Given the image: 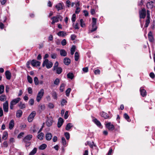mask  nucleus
<instances>
[{"label": "nucleus", "instance_id": "obj_11", "mask_svg": "<svg viewBox=\"0 0 155 155\" xmlns=\"http://www.w3.org/2000/svg\"><path fill=\"white\" fill-rule=\"evenodd\" d=\"M53 122V119L51 117L48 118L46 122V124L47 126L50 127L52 125Z\"/></svg>", "mask_w": 155, "mask_h": 155}, {"label": "nucleus", "instance_id": "obj_22", "mask_svg": "<svg viewBox=\"0 0 155 155\" xmlns=\"http://www.w3.org/2000/svg\"><path fill=\"white\" fill-rule=\"evenodd\" d=\"M6 78L8 80H10L11 77V74L8 71H7L5 72Z\"/></svg>", "mask_w": 155, "mask_h": 155}, {"label": "nucleus", "instance_id": "obj_14", "mask_svg": "<svg viewBox=\"0 0 155 155\" xmlns=\"http://www.w3.org/2000/svg\"><path fill=\"white\" fill-rule=\"evenodd\" d=\"M148 37L149 41L151 42H153L154 41V39L153 37L151 31H150L148 34Z\"/></svg>", "mask_w": 155, "mask_h": 155}, {"label": "nucleus", "instance_id": "obj_46", "mask_svg": "<svg viewBox=\"0 0 155 155\" xmlns=\"http://www.w3.org/2000/svg\"><path fill=\"white\" fill-rule=\"evenodd\" d=\"M67 103V101L64 99H62L61 102V105L62 106L66 104Z\"/></svg>", "mask_w": 155, "mask_h": 155}, {"label": "nucleus", "instance_id": "obj_21", "mask_svg": "<svg viewBox=\"0 0 155 155\" xmlns=\"http://www.w3.org/2000/svg\"><path fill=\"white\" fill-rule=\"evenodd\" d=\"M60 54L61 56H66L67 55V52L64 49H61L60 50Z\"/></svg>", "mask_w": 155, "mask_h": 155}, {"label": "nucleus", "instance_id": "obj_10", "mask_svg": "<svg viewBox=\"0 0 155 155\" xmlns=\"http://www.w3.org/2000/svg\"><path fill=\"white\" fill-rule=\"evenodd\" d=\"M31 64L33 66H39L41 64V62L36 60H33L31 62Z\"/></svg>", "mask_w": 155, "mask_h": 155}, {"label": "nucleus", "instance_id": "obj_44", "mask_svg": "<svg viewBox=\"0 0 155 155\" xmlns=\"http://www.w3.org/2000/svg\"><path fill=\"white\" fill-rule=\"evenodd\" d=\"M92 25L94 27L95 25H96L97 23V19L96 18H92Z\"/></svg>", "mask_w": 155, "mask_h": 155}, {"label": "nucleus", "instance_id": "obj_3", "mask_svg": "<svg viewBox=\"0 0 155 155\" xmlns=\"http://www.w3.org/2000/svg\"><path fill=\"white\" fill-rule=\"evenodd\" d=\"M21 100L19 97H18L12 100L10 103V108L11 109H13L14 106L16 105Z\"/></svg>", "mask_w": 155, "mask_h": 155}, {"label": "nucleus", "instance_id": "obj_58", "mask_svg": "<svg viewBox=\"0 0 155 155\" xmlns=\"http://www.w3.org/2000/svg\"><path fill=\"white\" fill-rule=\"evenodd\" d=\"M61 44L63 46H64L66 44V41L65 39H63L61 42Z\"/></svg>", "mask_w": 155, "mask_h": 155}, {"label": "nucleus", "instance_id": "obj_9", "mask_svg": "<svg viewBox=\"0 0 155 155\" xmlns=\"http://www.w3.org/2000/svg\"><path fill=\"white\" fill-rule=\"evenodd\" d=\"M64 5L63 3H58L55 5V7L58 11L63 9H64Z\"/></svg>", "mask_w": 155, "mask_h": 155}, {"label": "nucleus", "instance_id": "obj_39", "mask_svg": "<svg viewBox=\"0 0 155 155\" xmlns=\"http://www.w3.org/2000/svg\"><path fill=\"white\" fill-rule=\"evenodd\" d=\"M60 82V80L59 79L57 78L54 81V84L56 85H58Z\"/></svg>", "mask_w": 155, "mask_h": 155}, {"label": "nucleus", "instance_id": "obj_1", "mask_svg": "<svg viewBox=\"0 0 155 155\" xmlns=\"http://www.w3.org/2000/svg\"><path fill=\"white\" fill-rule=\"evenodd\" d=\"M63 17L60 15H57L56 16L53 17L51 18V19L52 20L51 24L52 25L54 24L56 22H58L59 21V20L60 21L62 20Z\"/></svg>", "mask_w": 155, "mask_h": 155}, {"label": "nucleus", "instance_id": "obj_48", "mask_svg": "<svg viewBox=\"0 0 155 155\" xmlns=\"http://www.w3.org/2000/svg\"><path fill=\"white\" fill-rule=\"evenodd\" d=\"M27 79L28 82L30 84L32 82V79L31 78L29 75L27 76Z\"/></svg>", "mask_w": 155, "mask_h": 155}, {"label": "nucleus", "instance_id": "obj_37", "mask_svg": "<svg viewBox=\"0 0 155 155\" xmlns=\"http://www.w3.org/2000/svg\"><path fill=\"white\" fill-rule=\"evenodd\" d=\"M4 86L3 85H0V94H2L4 91Z\"/></svg>", "mask_w": 155, "mask_h": 155}, {"label": "nucleus", "instance_id": "obj_40", "mask_svg": "<svg viewBox=\"0 0 155 155\" xmlns=\"http://www.w3.org/2000/svg\"><path fill=\"white\" fill-rule=\"evenodd\" d=\"M58 61H56L55 63L54 64L53 68V71H55V69H56V68H58Z\"/></svg>", "mask_w": 155, "mask_h": 155}, {"label": "nucleus", "instance_id": "obj_63", "mask_svg": "<svg viewBox=\"0 0 155 155\" xmlns=\"http://www.w3.org/2000/svg\"><path fill=\"white\" fill-rule=\"evenodd\" d=\"M3 145L5 147H8V145L7 142L6 141L3 142Z\"/></svg>", "mask_w": 155, "mask_h": 155}, {"label": "nucleus", "instance_id": "obj_59", "mask_svg": "<svg viewBox=\"0 0 155 155\" xmlns=\"http://www.w3.org/2000/svg\"><path fill=\"white\" fill-rule=\"evenodd\" d=\"M24 134V132H21L20 133L18 136V138H21V137L23 136V135Z\"/></svg>", "mask_w": 155, "mask_h": 155}, {"label": "nucleus", "instance_id": "obj_60", "mask_svg": "<svg viewBox=\"0 0 155 155\" xmlns=\"http://www.w3.org/2000/svg\"><path fill=\"white\" fill-rule=\"evenodd\" d=\"M76 20V15L74 14H73L72 15V21L73 22H74Z\"/></svg>", "mask_w": 155, "mask_h": 155}, {"label": "nucleus", "instance_id": "obj_15", "mask_svg": "<svg viewBox=\"0 0 155 155\" xmlns=\"http://www.w3.org/2000/svg\"><path fill=\"white\" fill-rule=\"evenodd\" d=\"M64 122L63 119L61 117H60L58 122V128L60 127L62 125Z\"/></svg>", "mask_w": 155, "mask_h": 155}, {"label": "nucleus", "instance_id": "obj_38", "mask_svg": "<svg viewBox=\"0 0 155 155\" xmlns=\"http://www.w3.org/2000/svg\"><path fill=\"white\" fill-rule=\"evenodd\" d=\"M64 87H65V84L63 83L61 85V86H60V90L61 92H63V91L64 90Z\"/></svg>", "mask_w": 155, "mask_h": 155}, {"label": "nucleus", "instance_id": "obj_4", "mask_svg": "<svg viewBox=\"0 0 155 155\" xmlns=\"http://www.w3.org/2000/svg\"><path fill=\"white\" fill-rule=\"evenodd\" d=\"M44 94V90L43 89H41L38 92L36 97V101L38 102H39L42 98Z\"/></svg>", "mask_w": 155, "mask_h": 155}, {"label": "nucleus", "instance_id": "obj_35", "mask_svg": "<svg viewBox=\"0 0 155 155\" xmlns=\"http://www.w3.org/2000/svg\"><path fill=\"white\" fill-rule=\"evenodd\" d=\"M18 106L21 109H23L26 106L25 104L20 102L18 104Z\"/></svg>", "mask_w": 155, "mask_h": 155}, {"label": "nucleus", "instance_id": "obj_62", "mask_svg": "<svg viewBox=\"0 0 155 155\" xmlns=\"http://www.w3.org/2000/svg\"><path fill=\"white\" fill-rule=\"evenodd\" d=\"M100 70L99 69H97L94 71V73L95 74H99L100 73Z\"/></svg>", "mask_w": 155, "mask_h": 155}, {"label": "nucleus", "instance_id": "obj_55", "mask_svg": "<svg viewBox=\"0 0 155 155\" xmlns=\"http://www.w3.org/2000/svg\"><path fill=\"white\" fill-rule=\"evenodd\" d=\"M97 28L96 25H95L93 27V25H92V28L91 30V32H93V31H96L97 30Z\"/></svg>", "mask_w": 155, "mask_h": 155}, {"label": "nucleus", "instance_id": "obj_28", "mask_svg": "<svg viewBox=\"0 0 155 155\" xmlns=\"http://www.w3.org/2000/svg\"><path fill=\"white\" fill-rule=\"evenodd\" d=\"M55 71H56V73L57 74H60L62 72V69L61 68L59 67L56 68Z\"/></svg>", "mask_w": 155, "mask_h": 155}, {"label": "nucleus", "instance_id": "obj_32", "mask_svg": "<svg viewBox=\"0 0 155 155\" xmlns=\"http://www.w3.org/2000/svg\"><path fill=\"white\" fill-rule=\"evenodd\" d=\"M74 77V74L73 73L69 72L67 74V77L68 78L72 79Z\"/></svg>", "mask_w": 155, "mask_h": 155}, {"label": "nucleus", "instance_id": "obj_2", "mask_svg": "<svg viewBox=\"0 0 155 155\" xmlns=\"http://www.w3.org/2000/svg\"><path fill=\"white\" fill-rule=\"evenodd\" d=\"M53 65V63L49 61L48 59H45L43 62L42 66L43 67L46 66L47 68L49 69L51 68Z\"/></svg>", "mask_w": 155, "mask_h": 155}, {"label": "nucleus", "instance_id": "obj_12", "mask_svg": "<svg viewBox=\"0 0 155 155\" xmlns=\"http://www.w3.org/2000/svg\"><path fill=\"white\" fill-rule=\"evenodd\" d=\"M140 92L141 95L144 97L146 96L147 93L146 91L144 89V87H141L140 88Z\"/></svg>", "mask_w": 155, "mask_h": 155}, {"label": "nucleus", "instance_id": "obj_43", "mask_svg": "<svg viewBox=\"0 0 155 155\" xmlns=\"http://www.w3.org/2000/svg\"><path fill=\"white\" fill-rule=\"evenodd\" d=\"M61 142L63 146H65L66 144V141L64 137H62L61 138Z\"/></svg>", "mask_w": 155, "mask_h": 155}, {"label": "nucleus", "instance_id": "obj_57", "mask_svg": "<svg viewBox=\"0 0 155 155\" xmlns=\"http://www.w3.org/2000/svg\"><path fill=\"white\" fill-rule=\"evenodd\" d=\"M51 56L52 58L54 59L56 58L57 54L55 53H53L51 54Z\"/></svg>", "mask_w": 155, "mask_h": 155}, {"label": "nucleus", "instance_id": "obj_29", "mask_svg": "<svg viewBox=\"0 0 155 155\" xmlns=\"http://www.w3.org/2000/svg\"><path fill=\"white\" fill-rule=\"evenodd\" d=\"M8 136V133L7 131H5L3 132L2 137V138L4 140H6Z\"/></svg>", "mask_w": 155, "mask_h": 155}, {"label": "nucleus", "instance_id": "obj_49", "mask_svg": "<svg viewBox=\"0 0 155 155\" xmlns=\"http://www.w3.org/2000/svg\"><path fill=\"white\" fill-rule=\"evenodd\" d=\"M34 100L33 99H30L28 102L29 104L31 106H32L34 104Z\"/></svg>", "mask_w": 155, "mask_h": 155}, {"label": "nucleus", "instance_id": "obj_8", "mask_svg": "<svg viewBox=\"0 0 155 155\" xmlns=\"http://www.w3.org/2000/svg\"><path fill=\"white\" fill-rule=\"evenodd\" d=\"M146 15V9L143 8L142 10L139 12V15L140 18H144Z\"/></svg>", "mask_w": 155, "mask_h": 155}, {"label": "nucleus", "instance_id": "obj_7", "mask_svg": "<svg viewBox=\"0 0 155 155\" xmlns=\"http://www.w3.org/2000/svg\"><path fill=\"white\" fill-rule=\"evenodd\" d=\"M3 108L5 112L7 113L8 111V103L6 101L3 104Z\"/></svg>", "mask_w": 155, "mask_h": 155}, {"label": "nucleus", "instance_id": "obj_42", "mask_svg": "<svg viewBox=\"0 0 155 155\" xmlns=\"http://www.w3.org/2000/svg\"><path fill=\"white\" fill-rule=\"evenodd\" d=\"M150 18H147V19L146 21V23L145 24L144 26L145 27H147L148 26L150 23Z\"/></svg>", "mask_w": 155, "mask_h": 155}, {"label": "nucleus", "instance_id": "obj_54", "mask_svg": "<svg viewBox=\"0 0 155 155\" xmlns=\"http://www.w3.org/2000/svg\"><path fill=\"white\" fill-rule=\"evenodd\" d=\"M52 95L54 99H56L57 98V94L55 92H53L52 94Z\"/></svg>", "mask_w": 155, "mask_h": 155}, {"label": "nucleus", "instance_id": "obj_64", "mask_svg": "<svg viewBox=\"0 0 155 155\" xmlns=\"http://www.w3.org/2000/svg\"><path fill=\"white\" fill-rule=\"evenodd\" d=\"M150 76L152 78H153L155 77V74L153 72H151L150 74Z\"/></svg>", "mask_w": 155, "mask_h": 155}, {"label": "nucleus", "instance_id": "obj_56", "mask_svg": "<svg viewBox=\"0 0 155 155\" xmlns=\"http://www.w3.org/2000/svg\"><path fill=\"white\" fill-rule=\"evenodd\" d=\"M3 115V111L2 107H0V117H2Z\"/></svg>", "mask_w": 155, "mask_h": 155}, {"label": "nucleus", "instance_id": "obj_6", "mask_svg": "<svg viewBox=\"0 0 155 155\" xmlns=\"http://www.w3.org/2000/svg\"><path fill=\"white\" fill-rule=\"evenodd\" d=\"M36 114V112L35 111H33L31 113L28 118V121L29 122H30L32 121L34 117L35 116Z\"/></svg>", "mask_w": 155, "mask_h": 155}, {"label": "nucleus", "instance_id": "obj_33", "mask_svg": "<svg viewBox=\"0 0 155 155\" xmlns=\"http://www.w3.org/2000/svg\"><path fill=\"white\" fill-rule=\"evenodd\" d=\"M6 99V96L5 95H2L0 96V101H5Z\"/></svg>", "mask_w": 155, "mask_h": 155}, {"label": "nucleus", "instance_id": "obj_34", "mask_svg": "<svg viewBox=\"0 0 155 155\" xmlns=\"http://www.w3.org/2000/svg\"><path fill=\"white\" fill-rule=\"evenodd\" d=\"M37 149L35 147L29 153V155H34L36 152Z\"/></svg>", "mask_w": 155, "mask_h": 155}, {"label": "nucleus", "instance_id": "obj_20", "mask_svg": "<svg viewBox=\"0 0 155 155\" xmlns=\"http://www.w3.org/2000/svg\"><path fill=\"white\" fill-rule=\"evenodd\" d=\"M153 2L152 1L148 2L146 5L147 7L148 8L151 9L153 6Z\"/></svg>", "mask_w": 155, "mask_h": 155}, {"label": "nucleus", "instance_id": "obj_17", "mask_svg": "<svg viewBox=\"0 0 155 155\" xmlns=\"http://www.w3.org/2000/svg\"><path fill=\"white\" fill-rule=\"evenodd\" d=\"M52 137V135L50 133H47L45 135L46 139L47 140H50Z\"/></svg>", "mask_w": 155, "mask_h": 155}, {"label": "nucleus", "instance_id": "obj_25", "mask_svg": "<svg viewBox=\"0 0 155 155\" xmlns=\"http://www.w3.org/2000/svg\"><path fill=\"white\" fill-rule=\"evenodd\" d=\"M93 121L95 123L98 127H100L101 126V124L100 122L96 119H94L93 120Z\"/></svg>", "mask_w": 155, "mask_h": 155}, {"label": "nucleus", "instance_id": "obj_26", "mask_svg": "<svg viewBox=\"0 0 155 155\" xmlns=\"http://www.w3.org/2000/svg\"><path fill=\"white\" fill-rule=\"evenodd\" d=\"M22 114V112L21 110H17L16 113V116L18 117H19L21 116Z\"/></svg>", "mask_w": 155, "mask_h": 155}, {"label": "nucleus", "instance_id": "obj_61", "mask_svg": "<svg viewBox=\"0 0 155 155\" xmlns=\"http://www.w3.org/2000/svg\"><path fill=\"white\" fill-rule=\"evenodd\" d=\"M68 111H66L64 115V117L65 119H67L68 116Z\"/></svg>", "mask_w": 155, "mask_h": 155}, {"label": "nucleus", "instance_id": "obj_31", "mask_svg": "<svg viewBox=\"0 0 155 155\" xmlns=\"http://www.w3.org/2000/svg\"><path fill=\"white\" fill-rule=\"evenodd\" d=\"M47 147V145L46 144L43 143L39 147L40 150H43L45 149Z\"/></svg>", "mask_w": 155, "mask_h": 155}, {"label": "nucleus", "instance_id": "obj_47", "mask_svg": "<svg viewBox=\"0 0 155 155\" xmlns=\"http://www.w3.org/2000/svg\"><path fill=\"white\" fill-rule=\"evenodd\" d=\"M71 91V89L70 88H68L66 91V94L67 96H69L70 93Z\"/></svg>", "mask_w": 155, "mask_h": 155}, {"label": "nucleus", "instance_id": "obj_41", "mask_svg": "<svg viewBox=\"0 0 155 155\" xmlns=\"http://www.w3.org/2000/svg\"><path fill=\"white\" fill-rule=\"evenodd\" d=\"M124 118L126 119L128 121L130 122V120L129 119V117L126 113H125L124 115Z\"/></svg>", "mask_w": 155, "mask_h": 155}, {"label": "nucleus", "instance_id": "obj_27", "mask_svg": "<svg viewBox=\"0 0 155 155\" xmlns=\"http://www.w3.org/2000/svg\"><path fill=\"white\" fill-rule=\"evenodd\" d=\"M73 127V125L72 124L68 123L66 125L65 129L67 130H69Z\"/></svg>", "mask_w": 155, "mask_h": 155}, {"label": "nucleus", "instance_id": "obj_30", "mask_svg": "<svg viewBox=\"0 0 155 155\" xmlns=\"http://www.w3.org/2000/svg\"><path fill=\"white\" fill-rule=\"evenodd\" d=\"M76 49V47L74 45L72 46L71 49V55H73L74 52L75 51Z\"/></svg>", "mask_w": 155, "mask_h": 155}, {"label": "nucleus", "instance_id": "obj_36", "mask_svg": "<svg viewBox=\"0 0 155 155\" xmlns=\"http://www.w3.org/2000/svg\"><path fill=\"white\" fill-rule=\"evenodd\" d=\"M75 60L76 61H77L78 60L79 58V54L78 52L75 53L74 54Z\"/></svg>", "mask_w": 155, "mask_h": 155}, {"label": "nucleus", "instance_id": "obj_24", "mask_svg": "<svg viewBox=\"0 0 155 155\" xmlns=\"http://www.w3.org/2000/svg\"><path fill=\"white\" fill-rule=\"evenodd\" d=\"M38 139L40 140H42L43 139L44 137V134L43 133H39L38 134Z\"/></svg>", "mask_w": 155, "mask_h": 155}, {"label": "nucleus", "instance_id": "obj_50", "mask_svg": "<svg viewBox=\"0 0 155 155\" xmlns=\"http://www.w3.org/2000/svg\"><path fill=\"white\" fill-rule=\"evenodd\" d=\"M64 136L67 140H68L69 139L70 136L69 133L67 132H65L64 133Z\"/></svg>", "mask_w": 155, "mask_h": 155}, {"label": "nucleus", "instance_id": "obj_5", "mask_svg": "<svg viewBox=\"0 0 155 155\" xmlns=\"http://www.w3.org/2000/svg\"><path fill=\"white\" fill-rule=\"evenodd\" d=\"M105 124L106 127L109 130H113L114 129V125L111 124L110 122H105Z\"/></svg>", "mask_w": 155, "mask_h": 155}, {"label": "nucleus", "instance_id": "obj_16", "mask_svg": "<svg viewBox=\"0 0 155 155\" xmlns=\"http://www.w3.org/2000/svg\"><path fill=\"white\" fill-rule=\"evenodd\" d=\"M32 137V135L31 134L28 135L25 137L23 139V141L24 142H26L27 141H29L31 139Z\"/></svg>", "mask_w": 155, "mask_h": 155}, {"label": "nucleus", "instance_id": "obj_18", "mask_svg": "<svg viewBox=\"0 0 155 155\" xmlns=\"http://www.w3.org/2000/svg\"><path fill=\"white\" fill-rule=\"evenodd\" d=\"M14 121L13 120H12L9 124V128L12 130L14 126Z\"/></svg>", "mask_w": 155, "mask_h": 155}, {"label": "nucleus", "instance_id": "obj_19", "mask_svg": "<svg viewBox=\"0 0 155 155\" xmlns=\"http://www.w3.org/2000/svg\"><path fill=\"white\" fill-rule=\"evenodd\" d=\"M64 63L66 65H68L71 63L70 60L67 58H65L64 60Z\"/></svg>", "mask_w": 155, "mask_h": 155}, {"label": "nucleus", "instance_id": "obj_13", "mask_svg": "<svg viewBox=\"0 0 155 155\" xmlns=\"http://www.w3.org/2000/svg\"><path fill=\"white\" fill-rule=\"evenodd\" d=\"M100 115L105 119L110 118L111 117V116H109L107 113L104 112H102L101 113Z\"/></svg>", "mask_w": 155, "mask_h": 155}, {"label": "nucleus", "instance_id": "obj_45", "mask_svg": "<svg viewBox=\"0 0 155 155\" xmlns=\"http://www.w3.org/2000/svg\"><path fill=\"white\" fill-rule=\"evenodd\" d=\"M35 84L36 85H38L39 84V81L38 78L37 77H35L34 78Z\"/></svg>", "mask_w": 155, "mask_h": 155}, {"label": "nucleus", "instance_id": "obj_51", "mask_svg": "<svg viewBox=\"0 0 155 155\" xmlns=\"http://www.w3.org/2000/svg\"><path fill=\"white\" fill-rule=\"evenodd\" d=\"M80 23L81 26L82 27H84L85 26V24L84 23L83 19H81L80 20Z\"/></svg>", "mask_w": 155, "mask_h": 155}, {"label": "nucleus", "instance_id": "obj_52", "mask_svg": "<svg viewBox=\"0 0 155 155\" xmlns=\"http://www.w3.org/2000/svg\"><path fill=\"white\" fill-rule=\"evenodd\" d=\"M88 144L90 146L91 148L93 147V146H94V143L93 142H87Z\"/></svg>", "mask_w": 155, "mask_h": 155}, {"label": "nucleus", "instance_id": "obj_23", "mask_svg": "<svg viewBox=\"0 0 155 155\" xmlns=\"http://www.w3.org/2000/svg\"><path fill=\"white\" fill-rule=\"evenodd\" d=\"M57 35L63 37L66 35V32L64 31H60L57 33Z\"/></svg>", "mask_w": 155, "mask_h": 155}, {"label": "nucleus", "instance_id": "obj_53", "mask_svg": "<svg viewBox=\"0 0 155 155\" xmlns=\"http://www.w3.org/2000/svg\"><path fill=\"white\" fill-rule=\"evenodd\" d=\"M73 26L75 29H79V25L78 23H76L75 25H74V23H73Z\"/></svg>", "mask_w": 155, "mask_h": 155}]
</instances>
